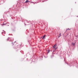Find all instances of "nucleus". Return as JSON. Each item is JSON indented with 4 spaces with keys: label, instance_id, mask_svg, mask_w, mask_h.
<instances>
[{
    "label": "nucleus",
    "instance_id": "obj_7",
    "mask_svg": "<svg viewBox=\"0 0 78 78\" xmlns=\"http://www.w3.org/2000/svg\"><path fill=\"white\" fill-rule=\"evenodd\" d=\"M49 50H48V53H49Z\"/></svg>",
    "mask_w": 78,
    "mask_h": 78
},
{
    "label": "nucleus",
    "instance_id": "obj_6",
    "mask_svg": "<svg viewBox=\"0 0 78 78\" xmlns=\"http://www.w3.org/2000/svg\"><path fill=\"white\" fill-rule=\"evenodd\" d=\"M70 30V29H67V30Z\"/></svg>",
    "mask_w": 78,
    "mask_h": 78
},
{
    "label": "nucleus",
    "instance_id": "obj_8",
    "mask_svg": "<svg viewBox=\"0 0 78 78\" xmlns=\"http://www.w3.org/2000/svg\"><path fill=\"white\" fill-rule=\"evenodd\" d=\"M55 49H56V48H55Z\"/></svg>",
    "mask_w": 78,
    "mask_h": 78
},
{
    "label": "nucleus",
    "instance_id": "obj_5",
    "mask_svg": "<svg viewBox=\"0 0 78 78\" xmlns=\"http://www.w3.org/2000/svg\"><path fill=\"white\" fill-rule=\"evenodd\" d=\"M72 45H75V44H74V43H73Z\"/></svg>",
    "mask_w": 78,
    "mask_h": 78
},
{
    "label": "nucleus",
    "instance_id": "obj_2",
    "mask_svg": "<svg viewBox=\"0 0 78 78\" xmlns=\"http://www.w3.org/2000/svg\"><path fill=\"white\" fill-rule=\"evenodd\" d=\"M61 33H60L59 34V35L58 36V37H61Z\"/></svg>",
    "mask_w": 78,
    "mask_h": 78
},
{
    "label": "nucleus",
    "instance_id": "obj_3",
    "mask_svg": "<svg viewBox=\"0 0 78 78\" xmlns=\"http://www.w3.org/2000/svg\"><path fill=\"white\" fill-rule=\"evenodd\" d=\"M46 36V35H44V36H43V37L42 38V39H45V37Z\"/></svg>",
    "mask_w": 78,
    "mask_h": 78
},
{
    "label": "nucleus",
    "instance_id": "obj_4",
    "mask_svg": "<svg viewBox=\"0 0 78 78\" xmlns=\"http://www.w3.org/2000/svg\"><path fill=\"white\" fill-rule=\"evenodd\" d=\"M29 2V1H28V0H27V1L25 2V3H28Z\"/></svg>",
    "mask_w": 78,
    "mask_h": 78
},
{
    "label": "nucleus",
    "instance_id": "obj_1",
    "mask_svg": "<svg viewBox=\"0 0 78 78\" xmlns=\"http://www.w3.org/2000/svg\"><path fill=\"white\" fill-rule=\"evenodd\" d=\"M56 47V44L55 45L53 46V48H55Z\"/></svg>",
    "mask_w": 78,
    "mask_h": 78
}]
</instances>
